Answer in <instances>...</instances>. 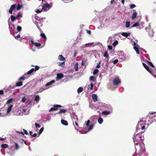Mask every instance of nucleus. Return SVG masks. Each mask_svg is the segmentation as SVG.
I'll list each match as a JSON object with an SVG mask.
<instances>
[{"mask_svg": "<svg viewBox=\"0 0 156 156\" xmlns=\"http://www.w3.org/2000/svg\"><path fill=\"white\" fill-rule=\"evenodd\" d=\"M39 67L37 66H35V68H32L27 73V75H29L32 73L34 72H36L39 69Z\"/></svg>", "mask_w": 156, "mask_h": 156, "instance_id": "obj_3", "label": "nucleus"}, {"mask_svg": "<svg viewBox=\"0 0 156 156\" xmlns=\"http://www.w3.org/2000/svg\"><path fill=\"white\" fill-rule=\"evenodd\" d=\"M40 36L41 38H44L45 40L47 39V37L44 33H41L40 34Z\"/></svg>", "mask_w": 156, "mask_h": 156, "instance_id": "obj_24", "label": "nucleus"}, {"mask_svg": "<svg viewBox=\"0 0 156 156\" xmlns=\"http://www.w3.org/2000/svg\"><path fill=\"white\" fill-rule=\"evenodd\" d=\"M136 139H137L138 140H143L144 139V136L141 135L140 133H138L136 134L133 137Z\"/></svg>", "mask_w": 156, "mask_h": 156, "instance_id": "obj_5", "label": "nucleus"}, {"mask_svg": "<svg viewBox=\"0 0 156 156\" xmlns=\"http://www.w3.org/2000/svg\"><path fill=\"white\" fill-rule=\"evenodd\" d=\"M118 43V41H114L113 44V45L114 46H115Z\"/></svg>", "mask_w": 156, "mask_h": 156, "instance_id": "obj_52", "label": "nucleus"}, {"mask_svg": "<svg viewBox=\"0 0 156 156\" xmlns=\"http://www.w3.org/2000/svg\"><path fill=\"white\" fill-rule=\"evenodd\" d=\"M43 130H44V128L42 127L39 131V132L38 133V135H40L41 133L43 131Z\"/></svg>", "mask_w": 156, "mask_h": 156, "instance_id": "obj_46", "label": "nucleus"}, {"mask_svg": "<svg viewBox=\"0 0 156 156\" xmlns=\"http://www.w3.org/2000/svg\"><path fill=\"white\" fill-rule=\"evenodd\" d=\"M113 83L114 85H117L120 84L121 80L118 76L115 77L113 80Z\"/></svg>", "mask_w": 156, "mask_h": 156, "instance_id": "obj_4", "label": "nucleus"}, {"mask_svg": "<svg viewBox=\"0 0 156 156\" xmlns=\"http://www.w3.org/2000/svg\"><path fill=\"white\" fill-rule=\"evenodd\" d=\"M57 76L56 78V80H58L64 77L63 74L61 73H58L57 74Z\"/></svg>", "mask_w": 156, "mask_h": 156, "instance_id": "obj_9", "label": "nucleus"}, {"mask_svg": "<svg viewBox=\"0 0 156 156\" xmlns=\"http://www.w3.org/2000/svg\"><path fill=\"white\" fill-rule=\"evenodd\" d=\"M15 149L16 150H18L19 148V145L16 143H15Z\"/></svg>", "mask_w": 156, "mask_h": 156, "instance_id": "obj_35", "label": "nucleus"}, {"mask_svg": "<svg viewBox=\"0 0 156 156\" xmlns=\"http://www.w3.org/2000/svg\"><path fill=\"white\" fill-rule=\"evenodd\" d=\"M17 29L18 31L19 32L21 31L22 30V27H21L18 26L17 28Z\"/></svg>", "mask_w": 156, "mask_h": 156, "instance_id": "obj_47", "label": "nucleus"}, {"mask_svg": "<svg viewBox=\"0 0 156 156\" xmlns=\"http://www.w3.org/2000/svg\"><path fill=\"white\" fill-rule=\"evenodd\" d=\"M94 76H90V80H94Z\"/></svg>", "mask_w": 156, "mask_h": 156, "instance_id": "obj_56", "label": "nucleus"}, {"mask_svg": "<svg viewBox=\"0 0 156 156\" xmlns=\"http://www.w3.org/2000/svg\"><path fill=\"white\" fill-rule=\"evenodd\" d=\"M34 45L37 47H39L41 45V44L40 43H37L35 42Z\"/></svg>", "mask_w": 156, "mask_h": 156, "instance_id": "obj_42", "label": "nucleus"}, {"mask_svg": "<svg viewBox=\"0 0 156 156\" xmlns=\"http://www.w3.org/2000/svg\"><path fill=\"white\" fill-rule=\"evenodd\" d=\"M98 72L99 70L98 69H95L94 70L93 73V74L94 75H95L97 74V73H98Z\"/></svg>", "mask_w": 156, "mask_h": 156, "instance_id": "obj_41", "label": "nucleus"}, {"mask_svg": "<svg viewBox=\"0 0 156 156\" xmlns=\"http://www.w3.org/2000/svg\"><path fill=\"white\" fill-rule=\"evenodd\" d=\"M26 99H26V98L24 97H23V98L22 99V100H21L23 102H24L26 101Z\"/></svg>", "mask_w": 156, "mask_h": 156, "instance_id": "obj_51", "label": "nucleus"}, {"mask_svg": "<svg viewBox=\"0 0 156 156\" xmlns=\"http://www.w3.org/2000/svg\"><path fill=\"white\" fill-rule=\"evenodd\" d=\"M3 94V90H0V95H2Z\"/></svg>", "mask_w": 156, "mask_h": 156, "instance_id": "obj_63", "label": "nucleus"}, {"mask_svg": "<svg viewBox=\"0 0 156 156\" xmlns=\"http://www.w3.org/2000/svg\"><path fill=\"white\" fill-rule=\"evenodd\" d=\"M12 11L13 10H12L11 9H9V12L11 14H12Z\"/></svg>", "mask_w": 156, "mask_h": 156, "instance_id": "obj_64", "label": "nucleus"}, {"mask_svg": "<svg viewBox=\"0 0 156 156\" xmlns=\"http://www.w3.org/2000/svg\"><path fill=\"white\" fill-rule=\"evenodd\" d=\"M12 107V105H10L9 106L7 109L6 112L8 114L9 113V112L11 111Z\"/></svg>", "mask_w": 156, "mask_h": 156, "instance_id": "obj_17", "label": "nucleus"}, {"mask_svg": "<svg viewBox=\"0 0 156 156\" xmlns=\"http://www.w3.org/2000/svg\"><path fill=\"white\" fill-rule=\"evenodd\" d=\"M103 120L101 117H99L98 119V121L99 124H101L103 122Z\"/></svg>", "mask_w": 156, "mask_h": 156, "instance_id": "obj_28", "label": "nucleus"}, {"mask_svg": "<svg viewBox=\"0 0 156 156\" xmlns=\"http://www.w3.org/2000/svg\"><path fill=\"white\" fill-rule=\"evenodd\" d=\"M67 111V110L66 109H61L59 112H58V114H60L62 113H65Z\"/></svg>", "mask_w": 156, "mask_h": 156, "instance_id": "obj_19", "label": "nucleus"}, {"mask_svg": "<svg viewBox=\"0 0 156 156\" xmlns=\"http://www.w3.org/2000/svg\"><path fill=\"white\" fill-rule=\"evenodd\" d=\"M77 122V121L75 120V121L74 122L75 124L76 125V126H75V128L76 129L77 128H79V125L78 123Z\"/></svg>", "mask_w": 156, "mask_h": 156, "instance_id": "obj_39", "label": "nucleus"}, {"mask_svg": "<svg viewBox=\"0 0 156 156\" xmlns=\"http://www.w3.org/2000/svg\"><path fill=\"white\" fill-rule=\"evenodd\" d=\"M139 147L138 146L136 147V146H135V148L136 151L137 149L139 150V152L138 153V154L139 156H141L143 153L144 152L145 150V147L144 146V145L143 144H139Z\"/></svg>", "mask_w": 156, "mask_h": 156, "instance_id": "obj_1", "label": "nucleus"}, {"mask_svg": "<svg viewBox=\"0 0 156 156\" xmlns=\"http://www.w3.org/2000/svg\"><path fill=\"white\" fill-rule=\"evenodd\" d=\"M145 129V126L144 124L142 123L141 122H139L136 127V131L138 132V130L140 129L143 130Z\"/></svg>", "mask_w": 156, "mask_h": 156, "instance_id": "obj_2", "label": "nucleus"}, {"mask_svg": "<svg viewBox=\"0 0 156 156\" xmlns=\"http://www.w3.org/2000/svg\"><path fill=\"white\" fill-rule=\"evenodd\" d=\"M139 22H136L134 23L132 26L131 27H137L139 25Z\"/></svg>", "mask_w": 156, "mask_h": 156, "instance_id": "obj_32", "label": "nucleus"}, {"mask_svg": "<svg viewBox=\"0 0 156 156\" xmlns=\"http://www.w3.org/2000/svg\"><path fill=\"white\" fill-rule=\"evenodd\" d=\"M136 5L134 4H131L130 5V8L132 9L136 7Z\"/></svg>", "mask_w": 156, "mask_h": 156, "instance_id": "obj_45", "label": "nucleus"}, {"mask_svg": "<svg viewBox=\"0 0 156 156\" xmlns=\"http://www.w3.org/2000/svg\"><path fill=\"white\" fill-rule=\"evenodd\" d=\"M72 120H73V124L74 125V121H75V120L77 121H78V119L77 116L75 115V116H73V117H72Z\"/></svg>", "mask_w": 156, "mask_h": 156, "instance_id": "obj_13", "label": "nucleus"}, {"mask_svg": "<svg viewBox=\"0 0 156 156\" xmlns=\"http://www.w3.org/2000/svg\"><path fill=\"white\" fill-rule=\"evenodd\" d=\"M19 41H23V40H24V39H25L24 38H23L22 37H20L19 38Z\"/></svg>", "mask_w": 156, "mask_h": 156, "instance_id": "obj_59", "label": "nucleus"}, {"mask_svg": "<svg viewBox=\"0 0 156 156\" xmlns=\"http://www.w3.org/2000/svg\"><path fill=\"white\" fill-rule=\"evenodd\" d=\"M62 107V106L60 105H54L53 106L51 107L49 111V112L51 111H56L58 110V108Z\"/></svg>", "mask_w": 156, "mask_h": 156, "instance_id": "obj_6", "label": "nucleus"}, {"mask_svg": "<svg viewBox=\"0 0 156 156\" xmlns=\"http://www.w3.org/2000/svg\"><path fill=\"white\" fill-rule=\"evenodd\" d=\"M108 48L109 50H112V47L111 45H109L108 46Z\"/></svg>", "mask_w": 156, "mask_h": 156, "instance_id": "obj_58", "label": "nucleus"}, {"mask_svg": "<svg viewBox=\"0 0 156 156\" xmlns=\"http://www.w3.org/2000/svg\"><path fill=\"white\" fill-rule=\"evenodd\" d=\"M138 46H134L133 49L136 51L137 54H139L140 53V51Z\"/></svg>", "mask_w": 156, "mask_h": 156, "instance_id": "obj_16", "label": "nucleus"}, {"mask_svg": "<svg viewBox=\"0 0 156 156\" xmlns=\"http://www.w3.org/2000/svg\"><path fill=\"white\" fill-rule=\"evenodd\" d=\"M65 65V62L64 61L63 62H59L58 63V66H61L62 67H64Z\"/></svg>", "mask_w": 156, "mask_h": 156, "instance_id": "obj_26", "label": "nucleus"}, {"mask_svg": "<svg viewBox=\"0 0 156 156\" xmlns=\"http://www.w3.org/2000/svg\"><path fill=\"white\" fill-rule=\"evenodd\" d=\"M20 37V34H18L16 36H14L15 38L16 39H17V40H18V39Z\"/></svg>", "mask_w": 156, "mask_h": 156, "instance_id": "obj_53", "label": "nucleus"}, {"mask_svg": "<svg viewBox=\"0 0 156 156\" xmlns=\"http://www.w3.org/2000/svg\"><path fill=\"white\" fill-rule=\"evenodd\" d=\"M58 59L62 61H64L65 60V58L63 57L62 55H59L58 56Z\"/></svg>", "mask_w": 156, "mask_h": 156, "instance_id": "obj_15", "label": "nucleus"}, {"mask_svg": "<svg viewBox=\"0 0 156 156\" xmlns=\"http://www.w3.org/2000/svg\"><path fill=\"white\" fill-rule=\"evenodd\" d=\"M10 18L12 21V22L14 21L17 19L16 16H15L13 15H11Z\"/></svg>", "mask_w": 156, "mask_h": 156, "instance_id": "obj_27", "label": "nucleus"}, {"mask_svg": "<svg viewBox=\"0 0 156 156\" xmlns=\"http://www.w3.org/2000/svg\"><path fill=\"white\" fill-rule=\"evenodd\" d=\"M133 45L134 46H139L138 45L136 44V43L134 41L133 42Z\"/></svg>", "mask_w": 156, "mask_h": 156, "instance_id": "obj_61", "label": "nucleus"}, {"mask_svg": "<svg viewBox=\"0 0 156 156\" xmlns=\"http://www.w3.org/2000/svg\"><path fill=\"white\" fill-rule=\"evenodd\" d=\"M35 127L36 128H39L41 127V125L40 124H39L37 123H35Z\"/></svg>", "mask_w": 156, "mask_h": 156, "instance_id": "obj_49", "label": "nucleus"}, {"mask_svg": "<svg viewBox=\"0 0 156 156\" xmlns=\"http://www.w3.org/2000/svg\"><path fill=\"white\" fill-rule=\"evenodd\" d=\"M61 122L62 124L65 126H67L68 124L67 121L64 119H62Z\"/></svg>", "mask_w": 156, "mask_h": 156, "instance_id": "obj_14", "label": "nucleus"}, {"mask_svg": "<svg viewBox=\"0 0 156 156\" xmlns=\"http://www.w3.org/2000/svg\"><path fill=\"white\" fill-rule=\"evenodd\" d=\"M101 63V62H99L98 63V64L97 66L96 67L97 68H99L100 67V64Z\"/></svg>", "mask_w": 156, "mask_h": 156, "instance_id": "obj_55", "label": "nucleus"}, {"mask_svg": "<svg viewBox=\"0 0 156 156\" xmlns=\"http://www.w3.org/2000/svg\"><path fill=\"white\" fill-rule=\"evenodd\" d=\"M16 5L13 4L11 6L10 9H11L12 10H13L16 8Z\"/></svg>", "mask_w": 156, "mask_h": 156, "instance_id": "obj_36", "label": "nucleus"}, {"mask_svg": "<svg viewBox=\"0 0 156 156\" xmlns=\"http://www.w3.org/2000/svg\"><path fill=\"white\" fill-rule=\"evenodd\" d=\"M55 82V80H51V81H50V82L47 83L45 84V86H49Z\"/></svg>", "mask_w": 156, "mask_h": 156, "instance_id": "obj_23", "label": "nucleus"}, {"mask_svg": "<svg viewBox=\"0 0 156 156\" xmlns=\"http://www.w3.org/2000/svg\"><path fill=\"white\" fill-rule=\"evenodd\" d=\"M23 130L24 132L25 133V134L26 135L28 134V133L27 130H25L24 129H23Z\"/></svg>", "mask_w": 156, "mask_h": 156, "instance_id": "obj_57", "label": "nucleus"}, {"mask_svg": "<svg viewBox=\"0 0 156 156\" xmlns=\"http://www.w3.org/2000/svg\"><path fill=\"white\" fill-rule=\"evenodd\" d=\"M25 77L24 75H23L20 77L19 78V81H24L25 80Z\"/></svg>", "mask_w": 156, "mask_h": 156, "instance_id": "obj_33", "label": "nucleus"}, {"mask_svg": "<svg viewBox=\"0 0 156 156\" xmlns=\"http://www.w3.org/2000/svg\"><path fill=\"white\" fill-rule=\"evenodd\" d=\"M90 89L91 90L93 89V87H94V84L92 83H91L90 84Z\"/></svg>", "mask_w": 156, "mask_h": 156, "instance_id": "obj_50", "label": "nucleus"}, {"mask_svg": "<svg viewBox=\"0 0 156 156\" xmlns=\"http://www.w3.org/2000/svg\"><path fill=\"white\" fill-rule=\"evenodd\" d=\"M131 34L130 32H123L121 33V35L124 37H127L128 36H129Z\"/></svg>", "mask_w": 156, "mask_h": 156, "instance_id": "obj_12", "label": "nucleus"}, {"mask_svg": "<svg viewBox=\"0 0 156 156\" xmlns=\"http://www.w3.org/2000/svg\"><path fill=\"white\" fill-rule=\"evenodd\" d=\"M147 63L152 68H154V66L153 63L151 62L148 61L147 62Z\"/></svg>", "mask_w": 156, "mask_h": 156, "instance_id": "obj_43", "label": "nucleus"}, {"mask_svg": "<svg viewBox=\"0 0 156 156\" xmlns=\"http://www.w3.org/2000/svg\"><path fill=\"white\" fill-rule=\"evenodd\" d=\"M9 146L6 144H2L1 145V147L4 149H5L8 147Z\"/></svg>", "mask_w": 156, "mask_h": 156, "instance_id": "obj_22", "label": "nucleus"}, {"mask_svg": "<svg viewBox=\"0 0 156 156\" xmlns=\"http://www.w3.org/2000/svg\"><path fill=\"white\" fill-rule=\"evenodd\" d=\"M90 123V121L89 119L87 121V122L86 123V125L87 126H89V124Z\"/></svg>", "mask_w": 156, "mask_h": 156, "instance_id": "obj_54", "label": "nucleus"}, {"mask_svg": "<svg viewBox=\"0 0 156 156\" xmlns=\"http://www.w3.org/2000/svg\"><path fill=\"white\" fill-rule=\"evenodd\" d=\"M40 99V97L38 95H36L35 98V101L37 102H38Z\"/></svg>", "mask_w": 156, "mask_h": 156, "instance_id": "obj_29", "label": "nucleus"}, {"mask_svg": "<svg viewBox=\"0 0 156 156\" xmlns=\"http://www.w3.org/2000/svg\"><path fill=\"white\" fill-rule=\"evenodd\" d=\"M118 62V60L117 59H115L114 61H112V62H113L114 64H116Z\"/></svg>", "mask_w": 156, "mask_h": 156, "instance_id": "obj_48", "label": "nucleus"}, {"mask_svg": "<svg viewBox=\"0 0 156 156\" xmlns=\"http://www.w3.org/2000/svg\"><path fill=\"white\" fill-rule=\"evenodd\" d=\"M137 13L136 12H133L132 16V19L133 20L136 18V17Z\"/></svg>", "mask_w": 156, "mask_h": 156, "instance_id": "obj_20", "label": "nucleus"}, {"mask_svg": "<svg viewBox=\"0 0 156 156\" xmlns=\"http://www.w3.org/2000/svg\"><path fill=\"white\" fill-rule=\"evenodd\" d=\"M94 125L93 124L90 126L88 129V131H89L93 129Z\"/></svg>", "mask_w": 156, "mask_h": 156, "instance_id": "obj_40", "label": "nucleus"}, {"mask_svg": "<svg viewBox=\"0 0 156 156\" xmlns=\"http://www.w3.org/2000/svg\"><path fill=\"white\" fill-rule=\"evenodd\" d=\"M22 7V5H20V4H18L17 5L16 9L17 10H20Z\"/></svg>", "mask_w": 156, "mask_h": 156, "instance_id": "obj_34", "label": "nucleus"}, {"mask_svg": "<svg viewBox=\"0 0 156 156\" xmlns=\"http://www.w3.org/2000/svg\"><path fill=\"white\" fill-rule=\"evenodd\" d=\"M83 90V88L82 87H80L78 89L77 91L78 93H80Z\"/></svg>", "mask_w": 156, "mask_h": 156, "instance_id": "obj_30", "label": "nucleus"}, {"mask_svg": "<svg viewBox=\"0 0 156 156\" xmlns=\"http://www.w3.org/2000/svg\"><path fill=\"white\" fill-rule=\"evenodd\" d=\"M103 56L104 57L106 58H108L109 57V55L108 54V52L106 51L104 53Z\"/></svg>", "mask_w": 156, "mask_h": 156, "instance_id": "obj_31", "label": "nucleus"}, {"mask_svg": "<svg viewBox=\"0 0 156 156\" xmlns=\"http://www.w3.org/2000/svg\"><path fill=\"white\" fill-rule=\"evenodd\" d=\"M143 65L144 67L145 68V69L148 71L150 73H151L152 75H153V71L151 70V69H150L148 66H147L146 64L145 63H143Z\"/></svg>", "mask_w": 156, "mask_h": 156, "instance_id": "obj_8", "label": "nucleus"}, {"mask_svg": "<svg viewBox=\"0 0 156 156\" xmlns=\"http://www.w3.org/2000/svg\"><path fill=\"white\" fill-rule=\"evenodd\" d=\"M130 22L129 21H127L126 23V27L128 28L129 27Z\"/></svg>", "mask_w": 156, "mask_h": 156, "instance_id": "obj_44", "label": "nucleus"}, {"mask_svg": "<svg viewBox=\"0 0 156 156\" xmlns=\"http://www.w3.org/2000/svg\"><path fill=\"white\" fill-rule=\"evenodd\" d=\"M110 112L109 111H104L102 112L101 114L102 115H107L109 114Z\"/></svg>", "mask_w": 156, "mask_h": 156, "instance_id": "obj_18", "label": "nucleus"}, {"mask_svg": "<svg viewBox=\"0 0 156 156\" xmlns=\"http://www.w3.org/2000/svg\"><path fill=\"white\" fill-rule=\"evenodd\" d=\"M50 8V5L48 3H46L42 6V10L45 12L48 10Z\"/></svg>", "mask_w": 156, "mask_h": 156, "instance_id": "obj_7", "label": "nucleus"}, {"mask_svg": "<svg viewBox=\"0 0 156 156\" xmlns=\"http://www.w3.org/2000/svg\"><path fill=\"white\" fill-rule=\"evenodd\" d=\"M133 141L134 143L135 146H139V144H141L139 143V140L136 139L135 138H133Z\"/></svg>", "mask_w": 156, "mask_h": 156, "instance_id": "obj_10", "label": "nucleus"}, {"mask_svg": "<svg viewBox=\"0 0 156 156\" xmlns=\"http://www.w3.org/2000/svg\"><path fill=\"white\" fill-rule=\"evenodd\" d=\"M87 33L89 35H90L91 34V32L90 30H87Z\"/></svg>", "mask_w": 156, "mask_h": 156, "instance_id": "obj_62", "label": "nucleus"}, {"mask_svg": "<svg viewBox=\"0 0 156 156\" xmlns=\"http://www.w3.org/2000/svg\"><path fill=\"white\" fill-rule=\"evenodd\" d=\"M13 99L12 98H11L9 99L6 102V103L7 104H9L10 103L12 102Z\"/></svg>", "mask_w": 156, "mask_h": 156, "instance_id": "obj_38", "label": "nucleus"}, {"mask_svg": "<svg viewBox=\"0 0 156 156\" xmlns=\"http://www.w3.org/2000/svg\"><path fill=\"white\" fill-rule=\"evenodd\" d=\"M92 98L94 101L96 102L98 101V97L96 94H93L92 95Z\"/></svg>", "mask_w": 156, "mask_h": 156, "instance_id": "obj_11", "label": "nucleus"}, {"mask_svg": "<svg viewBox=\"0 0 156 156\" xmlns=\"http://www.w3.org/2000/svg\"><path fill=\"white\" fill-rule=\"evenodd\" d=\"M22 17V14H18L16 16V17L17 18V19L18 20H19V17L21 18Z\"/></svg>", "mask_w": 156, "mask_h": 156, "instance_id": "obj_37", "label": "nucleus"}, {"mask_svg": "<svg viewBox=\"0 0 156 156\" xmlns=\"http://www.w3.org/2000/svg\"><path fill=\"white\" fill-rule=\"evenodd\" d=\"M41 11H42V10H40L39 9H37L36 11V12L37 13H40L41 12Z\"/></svg>", "mask_w": 156, "mask_h": 156, "instance_id": "obj_60", "label": "nucleus"}, {"mask_svg": "<svg viewBox=\"0 0 156 156\" xmlns=\"http://www.w3.org/2000/svg\"><path fill=\"white\" fill-rule=\"evenodd\" d=\"M78 62H76L74 66V68L75 69V70L76 71H78Z\"/></svg>", "mask_w": 156, "mask_h": 156, "instance_id": "obj_25", "label": "nucleus"}, {"mask_svg": "<svg viewBox=\"0 0 156 156\" xmlns=\"http://www.w3.org/2000/svg\"><path fill=\"white\" fill-rule=\"evenodd\" d=\"M23 85V82L22 81L17 82L16 84V86L17 87H20Z\"/></svg>", "mask_w": 156, "mask_h": 156, "instance_id": "obj_21", "label": "nucleus"}]
</instances>
